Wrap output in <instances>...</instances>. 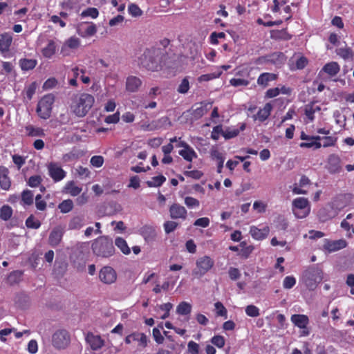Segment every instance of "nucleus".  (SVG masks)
I'll return each mask as SVG.
<instances>
[{
	"mask_svg": "<svg viewBox=\"0 0 354 354\" xmlns=\"http://www.w3.org/2000/svg\"><path fill=\"white\" fill-rule=\"evenodd\" d=\"M162 52L160 48H147L140 57V65L148 71H158L161 68Z\"/></svg>",
	"mask_w": 354,
	"mask_h": 354,
	"instance_id": "nucleus-1",
	"label": "nucleus"
},
{
	"mask_svg": "<svg viewBox=\"0 0 354 354\" xmlns=\"http://www.w3.org/2000/svg\"><path fill=\"white\" fill-rule=\"evenodd\" d=\"M91 250L94 255L102 259L110 258L115 252L112 239L104 235L97 237L92 242Z\"/></svg>",
	"mask_w": 354,
	"mask_h": 354,
	"instance_id": "nucleus-2",
	"label": "nucleus"
},
{
	"mask_svg": "<svg viewBox=\"0 0 354 354\" xmlns=\"http://www.w3.org/2000/svg\"><path fill=\"white\" fill-rule=\"evenodd\" d=\"M94 102L95 98L91 94L82 93L77 95L71 104V111L77 117H84L93 107Z\"/></svg>",
	"mask_w": 354,
	"mask_h": 354,
	"instance_id": "nucleus-3",
	"label": "nucleus"
},
{
	"mask_svg": "<svg viewBox=\"0 0 354 354\" xmlns=\"http://www.w3.org/2000/svg\"><path fill=\"white\" fill-rule=\"evenodd\" d=\"M323 279V271L318 267L312 266L306 269L302 275V281L308 289L315 290Z\"/></svg>",
	"mask_w": 354,
	"mask_h": 354,
	"instance_id": "nucleus-4",
	"label": "nucleus"
},
{
	"mask_svg": "<svg viewBox=\"0 0 354 354\" xmlns=\"http://www.w3.org/2000/svg\"><path fill=\"white\" fill-rule=\"evenodd\" d=\"M55 102V97L53 94H47L41 97L38 102L36 111L39 117L42 119H48L50 117L52 106Z\"/></svg>",
	"mask_w": 354,
	"mask_h": 354,
	"instance_id": "nucleus-5",
	"label": "nucleus"
},
{
	"mask_svg": "<svg viewBox=\"0 0 354 354\" xmlns=\"http://www.w3.org/2000/svg\"><path fill=\"white\" fill-rule=\"evenodd\" d=\"M214 261L209 256L199 257L196 261V268L192 271V275L200 278L209 272L214 266Z\"/></svg>",
	"mask_w": 354,
	"mask_h": 354,
	"instance_id": "nucleus-6",
	"label": "nucleus"
},
{
	"mask_svg": "<svg viewBox=\"0 0 354 354\" xmlns=\"http://www.w3.org/2000/svg\"><path fill=\"white\" fill-rule=\"evenodd\" d=\"M292 211L297 218H306L310 212L308 200L303 197L294 199L292 201Z\"/></svg>",
	"mask_w": 354,
	"mask_h": 354,
	"instance_id": "nucleus-7",
	"label": "nucleus"
},
{
	"mask_svg": "<svg viewBox=\"0 0 354 354\" xmlns=\"http://www.w3.org/2000/svg\"><path fill=\"white\" fill-rule=\"evenodd\" d=\"M70 342V334L65 329L57 330L53 335L52 344L56 348L64 349L69 345Z\"/></svg>",
	"mask_w": 354,
	"mask_h": 354,
	"instance_id": "nucleus-8",
	"label": "nucleus"
},
{
	"mask_svg": "<svg viewBox=\"0 0 354 354\" xmlns=\"http://www.w3.org/2000/svg\"><path fill=\"white\" fill-rule=\"evenodd\" d=\"M77 33L82 37H90L95 35L97 28L96 25L91 21H82L75 27Z\"/></svg>",
	"mask_w": 354,
	"mask_h": 354,
	"instance_id": "nucleus-9",
	"label": "nucleus"
},
{
	"mask_svg": "<svg viewBox=\"0 0 354 354\" xmlns=\"http://www.w3.org/2000/svg\"><path fill=\"white\" fill-rule=\"evenodd\" d=\"M117 272L111 266H105L99 272V279L104 284L110 285L117 280Z\"/></svg>",
	"mask_w": 354,
	"mask_h": 354,
	"instance_id": "nucleus-10",
	"label": "nucleus"
},
{
	"mask_svg": "<svg viewBox=\"0 0 354 354\" xmlns=\"http://www.w3.org/2000/svg\"><path fill=\"white\" fill-rule=\"evenodd\" d=\"M300 138L303 142L299 144L301 148H314L318 149L322 147V143L319 142L321 140V137L319 136H310L307 135L304 131L301 132Z\"/></svg>",
	"mask_w": 354,
	"mask_h": 354,
	"instance_id": "nucleus-11",
	"label": "nucleus"
},
{
	"mask_svg": "<svg viewBox=\"0 0 354 354\" xmlns=\"http://www.w3.org/2000/svg\"><path fill=\"white\" fill-rule=\"evenodd\" d=\"M326 169L331 174H339L342 171L341 159L337 154H330L326 162Z\"/></svg>",
	"mask_w": 354,
	"mask_h": 354,
	"instance_id": "nucleus-12",
	"label": "nucleus"
},
{
	"mask_svg": "<svg viewBox=\"0 0 354 354\" xmlns=\"http://www.w3.org/2000/svg\"><path fill=\"white\" fill-rule=\"evenodd\" d=\"M49 176L55 182H59L66 176V171L56 162H51L48 165Z\"/></svg>",
	"mask_w": 354,
	"mask_h": 354,
	"instance_id": "nucleus-13",
	"label": "nucleus"
},
{
	"mask_svg": "<svg viewBox=\"0 0 354 354\" xmlns=\"http://www.w3.org/2000/svg\"><path fill=\"white\" fill-rule=\"evenodd\" d=\"M351 199L350 194H340L337 195L329 203L337 212L349 204Z\"/></svg>",
	"mask_w": 354,
	"mask_h": 354,
	"instance_id": "nucleus-14",
	"label": "nucleus"
},
{
	"mask_svg": "<svg viewBox=\"0 0 354 354\" xmlns=\"http://www.w3.org/2000/svg\"><path fill=\"white\" fill-rule=\"evenodd\" d=\"M80 44L81 41L78 37L75 36L69 37L63 44L61 48V54L64 57L68 56L70 55L69 50L77 49L80 47Z\"/></svg>",
	"mask_w": 354,
	"mask_h": 354,
	"instance_id": "nucleus-15",
	"label": "nucleus"
},
{
	"mask_svg": "<svg viewBox=\"0 0 354 354\" xmlns=\"http://www.w3.org/2000/svg\"><path fill=\"white\" fill-rule=\"evenodd\" d=\"M85 339L93 351H97L104 345V340L102 339L101 336L94 335L91 332L86 334Z\"/></svg>",
	"mask_w": 354,
	"mask_h": 354,
	"instance_id": "nucleus-16",
	"label": "nucleus"
},
{
	"mask_svg": "<svg viewBox=\"0 0 354 354\" xmlns=\"http://www.w3.org/2000/svg\"><path fill=\"white\" fill-rule=\"evenodd\" d=\"M170 217L173 219H183L185 220L187 218V212L185 207L178 204L174 203L169 207Z\"/></svg>",
	"mask_w": 354,
	"mask_h": 354,
	"instance_id": "nucleus-17",
	"label": "nucleus"
},
{
	"mask_svg": "<svg viewBox=\"0 0 354 354\" xmlns=\"http://www.w3.org/2000/svg\"><path fill=\"white\" fill-rule=\"evenodd\" d=\"M338 214L337 210L333 208L330 204H328L324 207L320 209L318 212V217L320 221L326 222Z\"/></svg>",
	"mask_w": 354,
	"mask_h": 354,
	"instance_id": "nucleus-18",
	"label": "nucleus"
},
{
	"mask_svg": "<svg viewBox=\"0 0 354 354\" xmlns=\"http://www.w3.org/2000/svg\"><path fill=\"white\" fill-rule=\"evenodd\" d=\"M140 234L147 243L154 241L157 236L156 228L149 225L142 226L140 229Z\"/></svg>",
	"mask_w": 354,
	"mask_h": 354,
	"instance_id": "nucleus-19",
	"label": "nucleus"
},
{
	"mask_svg": "<svg viewBox=\"0 0 354 354\" xmlns=\"http://www.w3.org/2000/svg\"><path fill=\"white\" fill-rule=\"evenodd\" d=\"M64 232L61 227H55L50 232L48 237V243L52 247L57 246L63 237Z\"/></svg>",
	"mask_w": 354,
	"mask_h": 354,
	"instance_id": "nucleus-20",
	"label": "nucleus"
},
{
	"mask_svg": "<svg viewBox=\"0 0 354 354\" xmlns=\"http://www.w3.org/2000/svg\"><path fill=\"white\" fill-rule=\"evenodd\" d=\"M277 79V75L272 73H263L257 78V84L262 88H266L270 84V82L275 81Z\"/></svg>",
	"mask_w": 354,
	"mask_h": 354,
	"instance_id": "nucleus-21",
	"label": "nucleus"
},
{
	"mask_svg": "<svg viewBox=\"0 0 354 354\" xmlns=\"http://www.w3.org/2000/svg\"><path fill=\"white\" fill-rule=\"evenodd\" d=\"M8 174V169L5 166H0V187L3 190H8L11 186V180Z\"/></svg>",
	"mask_w": 354,
	"mask_h": 354,
	"instance_id": "nucleus-22",
	"label": "nucleus"
},
{
	"mask_svg": "<svg viewBox=\"0 0 354 354\" xmlns=\"http://www.w3.org/2000/svg\"><path fill=\"white\" fill-rule=\"evenodd\" d=\"M142 83V80L139 77L130 75L126 80V90L131 93H135L138 91Z\"/></svg>",
	"mask_w": 354,
	"mask_h": 354,
	"instance_id": "nucleus-23",
	"label": "nucleus"
},
{
	"mask_svg": "<svg viewBox=\"0 0 354 354\" xmlns=\"http://www.w3.org/2000/svg\"><path fill=\"white\" fill-rule=\"evenodd\" d=\"M270 232L268 226H265L263 228H258L256 226H251L250 229V234L252 237L256 240H263L266 239Z\"/></svg>",
	"mask_w": 354,
	"mask_h": 354,
	"instance_id": "nucleus-24",
	"label": "nucleus"
},
{
	"mask_svg": "<svg viewBox=\"0 0 354 354\" xmlns=\"http://www.w3.org/2000/svg\"><path fill=\"white\" fill-rule=\"evenodd\" d=\"M340 71L339 65L337 62H331L326 64L319 73V76H321L323 73H327L329 76L333 77L336 75Z\"/></svg>",
	"mask_w": 354,
	"mask_h": 354,
	"instance_id": "nucleus-25",
	"label": "nucleus"
},
{
	"mask_svg": "<svg viewBox=\"0 0 354 354\" xmlns=\"http://www.w3.org/2000/svg\"><path fill=\"white\" fill-rule=\"evenodd\" d=\"M291 322L299 328H306L309 324L308 317L303 314H295L291 316Z\"/></svg>",
	"mask_w": 354,
	"mask_h": 354,
	"instance_id": "nucleus-26",
	"label": "nucleus"
},
{
	"mask_svg": "<svg viewBox=\"0 0 354 354\" xmlns=\"http://www.w3.org/2000/svg\"><path fill=\"white\" fill-rule=\"evenodd\" d=\"M12 41V37L10 33L4 32L0 35V52L6 53L9 50Z\"/></svg>",
	"mask_w": 354,
	"mask_h": 354,
	"instance_id": "nucleus-27",
	"label": "nucleus"
},
{
	"mask_svg": "<svg viewBox=\"0 0 354 354\" xmlns=\"http://www.w3.org/2000/svg\"><path fill=\"white\" fill-rule=\"evenodd\" d=\"M272 110V105L270 102L266 103L263 108L260 109L257 115H254V120H259L260 122H264L270 116Z\"/></svg>",
	"mask_w": 354,
	"mask_h": 354,
	"instance_id": "nucleus-28",
	"label": "nucleus"
},
{
	"mask_svg": "<svg viewBox=\"0 0 354 354\" xmlns=\"http://www.w3.org/2000/svg\"><path fill=\"white\" fill-rule=\"evenodd\" d=\"M336 53L345 61L352 62L354 59V50L350 47L345 46L337 48Z\"/></svg>",
	"mask_w": 354,
	"mask_h": 354,
	"instance_id": "nucleus-29",
	"label": "nucleus"
},
{
	"mask_svg": "<svg viewBox=\"0 0 354 354\" xmlns=\"http://www.w3.org/2000/svg\"><path fill=\"white\" fill-rule=\"evenodd\" d=\"M85 225V218L84 215H77L71 218L68 223V230H80Z\"/></svg>",
	"mask_w": 354,
	"mask_h": 354,
	"instance_id": "nucleus-30",
	"label": "nucleus"
},
{
	"mask_svg": "<svg viewBox=\"0 0 354 354\" xmlns=\"http://www.w3.org/2000/svg\"><path fill=\"white\" fill-rule=\"evenodd\" d=\"M270 37L274 40L288 41L292 38V36L286 29H281L271 31Z\"/></svg>",
	"mask_w": 354,
	"mask_h": 354,
	"instance_id": "nucleus-31",
	"label": "nucleus"
},
{
	"mask_svg": "<svg viewBox=\"0 0 354 354\" xmlns=\"http://www.w3.org/2000/svg\"><path fill=\"white\" fill-rule=\"evenodd\" d=\"M24 272L21 270L11 272L6 278V283L10 286H14L21 281Z\"/></svg>",
	"mask_w": 354,
	"mask_h": 354,
	"instance_id": "nucleus-32",
	"label": "nucleus"
},
{
	"mask_svg": "<svg viewBox=\"0 0 354 354\" xmlns=\"http://www.w3.org/2000/svg\"><path fill=\"white\" fill-rule=\"evenodd\" d=\"M64 189L65 192L71 196H77L82 192V188L77 186L73 180H71L66 184Z\"/></svg>",
	"mask_w": 354,
	"mask_h": 354,
	"instance_id": "nucleus-33",
	"label": "nucleus"
},
{
	"mask_svg": "<svg viewBox=\"0 0 354 354\" xmlns=\"http://www.w3.org/2000/svg\"><path fill=\"white\" fill-rule=\"evenodd\" d=\"M26 135L29 137H44L45 136L44 130L40 127H35L33 125H27L25 127Z\"/></svg>",
	"mask_w": 354,
	"mask_h": 354,
	"instance_id": "nucleus-34",
	"label": "nucleus"
},
{
	"mask_svg": "<svg viewBox=\"0 0 354 354\" xmlns=\"http://www.w3.org/2000/svg\"><path fill=\"white\" fill-rule=\"evenodd\" d=\"M57 46L53 40H50L46 47L41 50L42 55L48 59L51 58L56 53Z\"/></svg>",
	"mask_w": 354,
	"mask_h": 354,
	"instance_id": "nucleus-35",
	"label": "nucleus"
},
{
	"mask_svg": "<svg viewBox=\"0 0 354 354\" xmlns=\"http://www.w3.org/2000/svg\"><path fill=\"white\" fill-rule=\"evenodd\" d=\"M346 246V242L344 240H337L328 242L325 248L329 252H335L344 248Z\"/></svg>",
	"mask_w": 354,
	"mask_h": 354,
	"instance_id": "nucleus-36",
	"label": "nucleus"
},
{
	"mask_svg": "<svg viewBox=\"0 0 354 354\" xmlns=\"http://www.w3.org/2000/svg\"><path fill=\"white\" fill-rule=\"evenodd\" d=\"M178 153L185 160L188 162H192L194 158H197L196 153L190 146H188L187 148L180 150L178 151Z\"/></svg>",
	"mask_w": 354,
	"mask_h": 354,
	"instance_id": "nucleus-37",
	"label": "nucleus"
},
{
	"mask_svg": "<svg viewBox=\"0 0 354 354\" xmlns=\"http://www.w3.org/2000/svg\"><path fill=\"white\" fill-rule=\"evenodd\" d=\"M207 104L201 102L200 106L192 109L191 115L194 119L198 120L202 118L205 114L207 113L208 109L207 108Z\"/></svg>",
	"mask_w": 354,
	"mask_h": 354,
	"instance_id": "nucleus-38",
	"label": "nucleus"
},
{
	"mask_svg": "<svg viewBox=\"0 0 354 354\" xmlns=\"http://www.w3.org/2000/svg\"><path fill=\"white\" fill-rule=\"evenodd\" d=\"M37 64V61L35 59H21L19 60V66L22 71H30L33 69Z\"/></svg>",
	"mask_w": 354,
	"mask_h": 354,
	"instance_id": "nucleus-39",
	"label": "nucleus"
},
{
	"mask_svg": "<svg viewBox=\"0 0 354 354\" xmlns=\"http://www.w3.org/2000/svg\"><path fill=\"white\" fill-rule=\"evenodd\" d=\"M115 244L124 254L128 255L131 253L130 248L123 238L117 237L115 240Z\"/></svg>",
	"mask_w": 354,
	"mask_h": 354,
	"instance_id": "nucleus-40",
	"label": "nucleus"
},
{
	"mask_svg": "<svg viewBox=\"0 0 354 354\" xmlns=\"http://www.w3.org/2000/svg\"><path fill=\"white\" fill-rule=\"evenodd\" d=\"M192 312V305L186 301L180 302L176 308V313L180 315H187Z\"/></svg>",
	"mask_w": 354,
	"mask_h": 354,
	"instance_id": "nucleus-41",
	"label": "nucleus"
},
{
	"mask_svg": "<svg viewBox=\"0 0 354 354\" xmlns=\"http://www.w3.org/2000/svg\"><path fill=\"white\" fill-rule=\"evenodd\" d=\"M166 181V178L160 174L157 176H154L150 180H147L146 184L149 187H160Z\"/></svg>",
	"mask_w": 354,
	"mask_h": 354,
	"instance_id": "nucleus-42",
	"label": "nucleus"
},
{
	"mask_svg": "<svg viewBox=\"0 0 354 354\" xmlns=\"http://www.w3.org/2000/svg\"><path fill=\"white\" fill-rule=\"evenodd\" d=\"M33 193L29 189L24 190L21 193V204L25 205H31L33 203Z\"/></svg>",
	"mask_w": 354,
	"mask_h": 354,
	"instance_id": "nucleus-43",
	"label": "nucleus"
},
{
	"mask_svg": "<svg viewBox=\"0 0 354 354\" xmlns=\"http://www.w3.org/2000/svg\"><path fill=\"white\" fill-rule=\"evenodd\" d=\"M13 210L8 205H3L0 208V218L3 221H8L12 216Z\"/></svg>",
	"mask_w": 354,
	"mask_h": 354,
	"instance_id": "nucleus-44",
	"label": "nucleus"
},
{
	"mask_svg": "<svg viewBox=\"0 0 354 354\" xmlns=\"http://www.w3.org/2000/svg\"><path fill=\"white\" fill-rule=\"evenodd\" d=\"M73 202L71 199L64 200L58 205V209L63 214L70 212L73 209Z\"/></svg>",
	"mask_w": 354,
	"mask_h": 354,
	"instance_id": "nucleus-45",
	"label": "nucleus"
},
{
	"mask_svg": "<svg viewBox=\"0 0 354 354\" xmlns=\"http://www.w3.org/2000/svg\"><path fill=\"white\" fill-rule=\"evenodd\" d=\"M133 342H138V346L144 348L147 346L148 339L147 335L142 333H134Z\"/></svg>",
	"mask_w": 354,
	"mask_h": 354,
	"instance_id": "nucleus-46",
	"label": "nucleus"
},
{
	"mask_svg": "<svg viewBox=\"0 0 354 354\" xmlns=\"http://www.w3.org/2000/svg\"><path fill=\"white\" fill-rule=\"evenodd\" d=\"M319 111H320L319 106H315L313 104H308L305 108V115L310 121H313L315 119V112Z\"/></svg>",
	"mask_w": 354,
	"mask_h": 354,
	"instance_id": "nucleus-47",
	"label": "nucleus"
},
{
	"mask_svg": "<svg viewBox=\"0 0 354 354\" xmlns=\"http://www.w3.org/2000/svg\"><path fill=\"white\" fill-rule=\"evenodd\" d=\"M80 16L82 17H90L92 19H96L99 16V11L96 8L90 7L83 10Z\"/></svg>",
	"mask_w": 354,
	"mask_h": 354,
	"instance_id": "nucleus-48",
	"label": "nucleus"
},
{
	"mask_svg": "<svg viewBox=\"0 0 354 354\" xmlns=\"http://www.w3.org/2000/svg\"><path fill=\"white\" fill-rule=\"evenodd\" d=\"M26 225L28 228L38 229L41 226V222L33 215H30L26 221Z\"/></svg>",
	"mask_w": 354,
	"mask_h": 354,
	"instance_id": "nucleus-49",
	"label": "nucleus"
},
{
	"mask_svg": "<svg viewBox=\"0 0 354 354\" xmlns=\"http://www.w3.org/2000/svg\"><path fill=\"white\" fill-rule=\"evenodd\" d=\"M241 249L239 251V254L241 257L247 259L252 252L254 248L252 245L246 246V243L245 242H241Z\"/></svg>",
	"mask_w": 354,
	"mask_h": 354,
	"instance_id": "nucleus-50",
	"label": "nucleus"
},
{
	"mask_svg": "<svg viewBox=\"0 0 354 354\" xmlns=\"http://www.w3.org/2000/svg\"><path fill=\"white\" fill-rule=\"evenodd\" d=\"M270 63L274 64H281L285 60V55L283 53L277 52L269 55Z\"/></svg>",
	"mask_w": 354,
	"mask_h": 354,
	"instance_id": "nucleus-51",
	"label": "nucleus"
},
{
	"mask_svg": "<svg viewBox=\"0 0 354 354\" xmlns=\"http://www.w3.org/2000/svg\"><path fill=\"white\" fill-rule=\"evenodd\" d=\"M128 12L133 17H138L142 15V10L135 3H130L128 6Z\"/></svg>",
	"mask_w": 354,
	"mask_h": 354,
	"instance_id": "nucleus-52",
	"label": "nucleus"
},
{
	"mask_svg": "<svg viewBox=\"0 0 354 354\" xmlns=\"http://www.w3.org/2000/svg\"><path fill=\"white\" fill-rule=\"evenodd\" d=\"M214 306L216 315L224 317L226 319L227 317V311L223 304L220 301H217L215 303Z\"/></svg>",
	"mask_w": 354,
	"mask_h": 354,
	"instance_id": "nucleus-53",
	"label": "nucleus"
},
{
	"mask_svg": "<svg viewBox=\"0 0 354 354\" xmlns=\"http://www.w3.org/2000/svg\"><path fill=\"white\" fill-rule=\"evenodd\" d=\"M245 311L248 316L252 317H257L260 315L259 308L252 304L247 306Z\"/></svg>",
	"mask_w": 354,
	"mask_h": 354,
	"instance_id": "nucleus-54",
	"label": "nucleus"
},
{
	"mask_svg": "<svg viewBox=\"0 0 354 354\" xmlns=\"http://www.w3.org/2000/svg\"><path fill=\"white\" fill-rule=\"evenodd\" d=\"M250 80L241 78H232L230 80V85L234 87L247 86L250 84Z\"/></svg>",
	"mask_w": 354,
	"mask_h": 354,
	"instance_id": "nucleus-55",
	"label": "nucleus"
},
{
	"mask_svg": "<svg viewBox=\"0 0 354 354\" xmlns=\"http://www.w3.org/2000/svg\"><path fill=\"white\" fill-rule=\"evenodd\" d=\"M211 342L216 347L221 348L225 346V339L223 336L217 335L212 337Z\"/></svg>",
	"mask_w": 354,
	"mask_h": 354,
	"instance_id": "nucleus-56",
	"label": "nucleus"
},
{
	"mask_svg": "<svg viewBox=\"0 0 354 354\" xmlns=\"http://www.w3.org/2000/svg\"><path fill=\"white\" fill-rule=\"evenodd\" d=\"M239 133L240 130H239L238 129L227 128L226 130L224 131L223 136L225 138V139L229 140L235 138L239 134Z\"/></svg>",
	"mask_w": 354,
	"mask_h": 354,
	"instance_id": "nucleus-57",
	"label": "nucleus"
},
{
	"mask_svg": "<svg viewBox=\"0 0 354 354\" xmlns=\"http://www.w3.org/2000/svg\"><path fill=\"white\" fill-rule=\"evenodd\" d=\"M296 284V279L293 276H287L283 281V286L285 289H291Z\"/></svg>",
	"mask_w": 354,
	"mask_h": 354,
	"instance_id": "nucleus-58",
	"label": "nucleus"
},
{
	"mask_svg": "<svg viewBox=\"0 0 354 354\" xmlns=\"http://www.w3.org/2000/svg\"><path fill=\"white\" fill-rule=\"evenodd\" d=\"M189 89V82L187 77H185L181 81L180 85L177 88V91L180 93H187Z\"/></svg>",
	"mask_w": 354,
	"mask_h": 354,
	"instance_id": "nucleus-59",
	"label": "nucleus"
},
{
	"mask_svg": "<svg viewBox=\"0 0 354 354\" xmlns=\"http://www.w3.org/2000/svg\"><path fill=\"white\" fill-rule=\"evenodd\" d=\"M173 308L172 304L168 302L159 306V308L164 311L165 313L160 317L162 319H165L169 316V312Z\"/></svg>",
	"mask_w": 354,
	"mask_h": 354,
	"instance_id": "nucleus-60",
	"label": "nucleus"
},
{
	"mask_svg": "<svg viewBox=\"0 0 354 354\" xmlns=\"http://www.w3.org/2000/svg\"><path fill=\"white\" fill-rule=\"evenodd\" d=\"M322 139L323 140V144H322L323 147L335 146L337 140V138L335 136H326Z\"/></svg>",
	"mask_w": 354,
	"mask_h": 354,
	"instance_id": "nucleus-61",
	"label": "nucleus"
},
{
	"mask_svg": "<svg viewBox=\"0 0 354 354\" xmlns=\"http://www.w3.org/2000/svg\"><path fill=\"white\" fill-rule=\"evenodd\" d=\"M42 181V178L39 175L32 176L29 178L27 183L31 187H38Z\"/></svg>",
	"mask_w": 354,
	"mask_h": 354,
	"instance_id": "nucleus-62",
	"label": "nucleus"
},
{
	"mask_svg": "<svg viewBox=\"0 0 354 354\" xmlns=\"http://www.w3.org/2000/svg\"><path fill=\"white\" fill-rule=\"evenodd\" d=\"M163 139L160 137L150 138L147 140V145L151 148H158L162 143Z\"/></svg>",
	"mask_w": 354,
	"mask_h": 354,
	"instance_id": "nucleus-63",
	"label": "nucleus"
},
{
	"mask_svg": "<svg viewBox=\"0 0 354 354\" xmlns=\"http://www.w3.org/2000/svg\"><path fill=\"white\" fill-rule=\"evenodd\" d=\"M188 352L191 354H199V345L194 341H189L187 344Z\"/></svg>",
	"mask_w": 354,
	"mask_h": 354,
	"instance_id": "nucleus-64",
	"label": "nucleus"
}]
</instances>
